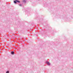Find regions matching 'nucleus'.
<instances>
[{
  "label": "nucleus",
  "instance_id": "obj_1",
  "mask_svg": "<svg viewBox=\"0 0 73 73\" xmlns=\"http://www.w3.org/2000/svg\"><path fill=\"white\" fill-rule=\"evenodd\" d=\"M14 2L15 4H16V2H18V3H20V1L17 0H15V1H14Z\"/></svg>",
  "mask_w": 73,
  "mask_h": 73
},
{
  "label": "nucleus",
  "instance_id": "obj_2",
  "mask_svg": "<svg viewBox=\"0 0 73 73\" xmlns=\"http://www.w3.org/2000/svg\"><path fill=\"white\" fill-rule=\"evenodd\" d=\"M46 63L48 64V65H50V63H49L48 62H46Z\"/></svg>",
  "mask_w": 73,
  "mask_h": 73
},
{
  "label": "nucleus",
  "instance_id": "obj_3",
  "mask_svg": "<svg viewBox=\"0 0 73 73\" xmlns=\"http://www.w3.org/2000/svg\"><path fill=\"white\" fill-rule=\"evenodd\" d=\"M6 73H9V71H6Z\"/></svg>",
  "mask_w": 73,
  "mask_h": 73
},
{
  "label": "nucleus",
  "instance_id": "obj_4",
  "mask_svg": "<svg viewBox=\"0 0 73 73\" xmlns=\"http://www.w3.org/2000/svg\"><path fill=\"white\" fill-rule=\"evenodd\" d=\"M11 54H14V52H11Z\"/></svg>",
  "mask_w": 73,
  "mask_h": 73
},
{
  "label": "nucleus",
  "instance_id": "obj_5",
  "mask_svg": "<svg viewBox=\"0 0 73 73\" xmlns=\"http://www.w3.org/2000/svg\"><path fill=\"white\" fill-rule=\"evenodd\" d=\"M19 6H21V4H20Z\"/></svg>",
  "mask_w": 73,
  "mask_h": 73
},
{
  "label": "nucleus",
  "instance_id": "obj_6",
  "mask_svg": "<svg viewBox=\"0 0 73 73\" xmlns=\"http://www.w3.org/2000/svg\"><path fill=\"white\" fill-rule=\"evenodd\" d=\"M25 2H26V1H25Z\"/></svg>",
  "mask_w": 73,
  "mask_h": 73
}]
</instances>
